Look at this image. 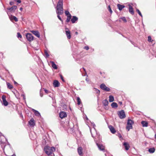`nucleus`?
I'll use <instances>...</instances> for the list:
<instances>
[{"label": "nucleus", "mask_w": 156, "mask_h": 156, "mask_svg": "<svg viewBox=\"0 0 156 156\" xmlns=\"http://www.w3.org/2000/svg\"><path fill=\"white\" fill-rule=\"evenodd\" d=\"M63 4V0H59L56 8V13L59 14H63V13L64 11Z\"/></svg>", "instance_id": "nucleus-1"}, {"label": "nucleus", "mask_w": 156, "mask_h": 156, "mask_svg": "<svg viewBox=\"0 0 156 156\" xmlns=\"http://www.w3.org/2000/svg\"><path fill=\"white\" fill-rule=\"evenodd\" d=\"M44 151L45 153L48 155H49L51 154L54 153L53 152L55 151V149L53 147H51L49 146H46L44 147Z\"/></svg>", "instance_id": "nucleus-2"}, {"label": "nucleus", "mask_w": 156, "mask_h": 156, "mask_svg": "<svg viewBox=\"0 0 156 156\" xmlns=\"http://www.w3.org/2000/svg\"><path fill=\"white\" fill-rule=\"evenodd\" d=\"M133 123L134 122L133 120L130 119H128L126 127V128L128 131H129L130 129L132 128V125Z\"/></svg>", "instance_id": "nucleus-3"}, {"label": "nucleus", "mask_w": 156, "mask_h": 156, "mask_svg": "<svg viewBox=\"0 0 156 156\" xmlns=\"http://www.w3.org/2000/svg\"><path fill=\"white\" fill-rule=\"evenodd\" d=\"M118 114L121 119H123L125 118L126 115L123 110H121L118 112Z\"/></svg>", "instance_id": "nucleus-4"}, {"label": "nucleus", "mask_w": 156, "mask_h": 156, "mask_svg": "<svg viewBox=\"0 0 156 156\" xmlns=\"http://www.w3.org/2000/svg\"><path fill=\"white\" fill-rule=\"evenodd\" d=\"M26 36L27 40L30 42L34 40V37L31 34L27 33L26 34Z\"/></svg>", "instance_id": "nucleus-5"}, {"label": "nucleus", "mask_w": 156, "mask_h": 156, "mask_svg": "<svg viewBox=\"0 0 156 156\" xmlns=\"http://www.w3.org/2000/svg\"><path fill=\"white\" fill-rule=\"evenodd\" d=\"M100 88L102 90L105 91H110V89L106 86L105 84L104 83H102L100 85Z\"/></svg>", "instance_id": "nucleus-6"}, {"label": "nucleus", "mask_w": 156, "mask_h": 156, "mask_svg": "<svg viewBox=\"0 0 156 156\" xmlns=\"http://www.w3.org/2000/svg\"><path fill=\"white\" fill-rule=\"evenodd\" d=\"M94 140L96 142L97 145V146L99 149L101 151H103L105 149V147L102 144H99L98 142L96 140V138L94 139Z\"/></svg>", "instance_id": "nucleus-7"}, {"label": "nucleus", "mask_w": 156, "mask_h": 156, "mask_svg": "<svg viewBox=\"0 0 156 156\" xmlns=\"http://www.w3.org/2000/svg\"><path fill=\"white\" fill-rule=\"evenodd\" d=\"M91 125L92 126L93 128V133H92L90 129V132H91L92 137L94 138V135L95 134H97L96 130L95 129V127L96 126L94 123H91Z\"/></svg>", "instance_id": "nucleus-8"}, {"label": "nucleus", "mask_w": 156, "mask_h": 156, "mask_svg": "<svg viewBox=\"0 0 156 156\" xmlns=\"http://www.w3.org/2000/svg\"><path fill=\"white\" fill-rule=\"evenodd\" d=\"M2 100L3 103L2 104L5 106H7L8 105V102L6 101V96L5 95H3L2 96Z\"/></svg>", "instance_id": "nucleus-9"}, {"label": "nucleus", "mask_w": 156, "mask_h": 156, "mask_svg": "<svg viewBox=\"0 0 156 156\" xmlns=\"http://www.w3.org/2000/svg\"><path fill=\"white\" fill-rule=\"evenodd\" d=\"M65 29L66 30V34L68 39H70L71 38V33L70 32L68 29V28H66Z\"/></svg>", "instance_id": "nucleus-10"}, {"label": "nucleus", "mask_w": 156, "mask_h": 156, "mask_svg": "<svg viewBox=\"0 0 156 156\" xmlns=\"http://www.w3.org/2000/svg\"><path fill=\"white\" fill-rule=\"evenodd\" d=\"M16 8L17 6H16L13 5L11 8H7V9L10 12H13L15 11Z\"/></svg>", "instance_id": "nucleus-11"}, {"label": "nucleus", "mask_w": 156, "mask_h": 156, "mask_svg": "<svg viewBox=\"0 0 156 156\" xmlns=\"http://www.w3.org/2000/svg\"><path fill=\"white\" fill-rule=\"evenodd\" d=\"M59 117L61 119H63L67 116V114L65 112H60Z\"/></svg>", "instance_id": "nucleus-12"}, {"label": "nucleus", "mask_w": 156, "mask_h": 156, "mask_svg": "<svg viewBox=\"0 0 156 156\" xmlns=\"http://www.w3.org/2000/svg\"><path fill=\"white\" fill-rule=\"evenodd\" d=\"M31 32L37 37L38 38L40 37V34L39 32L37 30H32Z\"/></svg>", "instance_id": "nucleus-13"}, {"label": "nucleus", "mask_w": 156, "mask_h": 156, "mask_svg": "<svg viewBox=\"0 0 156 156\" xmlns=\"http://www.w3.org/2000/svg\"><path fill=\"white\" fill-rule=\"evenodd\" d=\"M28 123L30 125L32 126H34L35 124V121L33 118L29 121Z\"/></svg>", "instance_id": "nucleus-14"}, {"label": "nucleus", "mask_w": 156, "mask_h": 156, "mask_svg": "<svg viewBox=\"0 0 156 156\" xmlns=\"http://www.w3.org/2000/svg\"><path fill=\"white\" fill-rule=\"evenodd\" d=\"M108 128L112 133L114 134L116 132V131L115 128L112 125L109 126Z\"/></svg>", "instance_id": "nucleus-15"}, {"label": "nucleus", "mask_w": 156, "mask_h": 156, "mask_svg": "<svg viewBox=\"0 0 156 156\" xmlns=\"http://www.w3.org/2000/svg\"><path fill=\"white\" fill-rule=\"evenodd\" d=\"M123 145L124 146L125 150L126 151L128 150L130 147L129 144L127 142H124L123 143Z\"/></svg>", "instance_id": "nucleus-16"}, {"label": "nucleus", "mask_w": 156, "mask_h": 156, "mask_svg": "<svg viewBox=\"0 0 156 156\" xmlns=\"http://www.w3.org/2000/svg\"><path fill=\"white\" fill-rule=\"evenodd\" d=\"M82 149L81 147H79L77 148V151L79 155L80 156H82L83 153L82 152Z\"/></svg>", "instance_id": "nucleus-17"}, {"label": "nucleus", "mask_w": 156, "mask_h": 156, "mask_svg": "<svg viewBox=\"0 0 156 156\" xmlns=\"http://www.w3.org/2000/svg\"><path fill=\"white\" fill-rule=\"evenodd\" d=\"M78 20V18L77 17L73 16L71 19V21L73 23H75L76 21H77Z\"/></svg>", "instance_id": "nucleus-18"}, {"label": "nucleus", "mask_w": 156, "mask_h": 156, "mask_svg": "<svg viewBox=\"0 0 156 156\" xmlns=\"http://www.w3.org/2000/svg\"><path fill=\"white\" fill-rule=\"evenodd\" d=\"M129 12L132 14L133 15L134 14V12L133 10V9L132 6L130 5H129Z\"/></svg>", "instance_id": "nucleus-19"}, {"label": "nucleus", "mask_w": 156, "mask_h": 156, "mask_svg": "<svg viewBox=\"0 0 156 156\" xmlns=\"http://www.w3.org/2000/svg\"><path fill=\"white\" fill-rule=\"evenodd\" d=\"M60 83L58 80H55L53 83V86L55 87H57L59 86Z\"/></svg>", "instance_id": "nucleus-20"}, {"label": "nucleus", "mask_w": 156, "mask_h": 156, "mask_svg": "<svg viewBox=\"0 0 156 156\" xmlns=\"http://www.w3.org/2000/svg\"><path fill=\"white\" fill-rule=\"evenodd\" d=\"M9 18L10 20L12 21L13 20H14V21L16 22L18 21L17 18L15 16H12L11 15V16L9 17Z\"/></svg>", "instance_id": "nucleus-21"}, {"label": "nucleus", "mask_w": 156, "mask_h": 156, "mask_svg": "<svg viewBox=\"0 0 156 156\" xmlns=\"http://www.w3.org/2000/svg\"><path fill=\"white\" fill-rule=\"evenodd\" d=\"M50 63L51 64L52 66L53 69H57V67L54 62L50 61Z\"/></svg>", "instance_id": "nucleus-22"}, {"label": "nucleus", "mask_w": 156, "mask_h": 156, "mask_svg": "<svg viewBox=\"0 0 156 156\" xmlns=\"http://www.w3.org/2000/svg\"><path fill=\"white\" fill-rule=\"evenodd\" d=\"M33 110L34 112L35 115L39 117L41 116V114L40 113L37 111L34 110V109H33Z\"/></svg>", "instance_id": "nucleus-23"}, {"label": "nucleus", "mask_w": 156, "mask_h": 156, "mask_svg": "<svg viewBox=\"0 0 156 156\" xmlns=\"http://www.w3.org/2000/svg\"><path fill=\"white\" fill-rule=\"evenodd\" d=\"M117 7L119 11H121L125 7V6L123 5H121L120 4L117 5Z\"/></svg>", "instance_id": "nucleus-24"}, {"label": "nucleus", "mask_w": 156, "mask_h": 156, "mask_svg": "<svg viewBox=\"0 0 156 156\" xmlns=\"http://www.w3.org/2000/svg\"><path fill=\"white\" fill-rule=\"evenodd\" d=\"M69 128L72 130V131H73L74 127V125L73 123L72 122H69Z\"/></svg>", "instance_id": "nucleus-25"}, {"label": "nucleus", "mask_w": 156, "mask_h": 156, "mask_svg": "<svg viewBox=\"0 0 156 156\" xmlns=\"http://www.w3.org/2000/svg\"><path fill=\"white\" fill-rule=\"evenodd\" d=\"M141 123L143 127H147L148 126V123L146 121H142Z\"/></svg>", "instance_id": "nucleus-26"}, {"label": "nucleus", "mask_w": 156, "mask_h": 156, "mask_svg": "<svg viewBox=\"0 0 156 156\" xmlns=\"http://www.w3.org/2000/svg\"><path fill=\"white\" fill-rule=\"evenodd\" d=\"M112 107L113 108H116L118 107L117 104L115 102H113L111 105Z\"/></svg>", "instance_id": "nucleus-27"}, {"label": "nucleus", "mask_w": 156, "mask_h": 156, "mask_svg": "<svg viewBox=\"0 0 156 156\" xmlns=\"http://www.w3.org/2000/svg\"><path fill=\"white\" fill-rule=\"evenodd\" d=\"M72 16L71 14H70L69 16H67V18L66 20V22L67 23H69L70 20V19L71 18Z\"/></svg>", "instance_id": "nucleus-28"}, {"label": "nucleus", "mask_w": 156, "mask_h": 156, "mask_svg": "<svg viewBox=\"0 0 156 156\" xmlns=\"http://www.w3.org/2000/svg\"><path fill=\"white\" fill-rule=\"evenodd\" d=\"M103 103L105 106H106L108 105V102L107 99H105L103 101Z\"/></svg>", "instance_id": "nucleus-29"}, {"label": "nucleus", "mask_w": 156, "mask_h": 156, "mask_svg": "<svg viewBox=\"0 0 156 156\" xmlns=\"http://www.w3.org/2000/svg\"><path fill=\"white\" fill-rule=\"evenodd\" d=\"M155 151V148H151L148 150V151L151 153H153Z\"/></svg>", "instance_id": "nucleus-30"}, {"label": "nucleus", "mask_w": 156, "mask_h": 156, "mask_svg": "<svg viewBox=\"0 0 156 156\" xmlns=\"http://www.w3.org/2000/svg\"><path fill=\"white\" fill-rule=\"evenodd\" d=\"M7 87L8 88L11 89L13 88V86L8 82L6 83Z\"/></svg>", "instance_id": "nucleus-31"}, {"label": "nucleus", "mask_w": 156, "mask_h": 156, "mask_svg": "<svg viewBox=\"0 0 156 156\" xmlns=\"http://www.w3.org/2000/svg\"><path fill=\"white\" fill-rule=\"evenodd\" d=\"M109 100L110 102H113L114 101V97L112 95L109 96Z\"/></svg>", "instance_id": "nucleus-32"}, {"label": "nucleus", "mask_w": 156, "mask_h": 156, "mask_svg": "<svg viewBox=\"0 0 156 156\" xmlns=\"http://www.w3.org/2000/svg\"><path fill=\"white\" fill-rule=\"evenodd\" d=\"M77 100L78 105H80L81 102V100L80 99L79 97H77Z\"/></svg>", "instance_id": "nucleus-33"}, {"label": "nucleus", "mask_w": 156, "mask_h": 156, "mask_svg": "<svg viewBox=\"0 0 156 156\" xmlns=\"http://www.w3.org/2000/svg\"><path fill=\"white\" fill-rule=\"evenodd\" d=\"M57 17L62 22V23L63 21L61 19V17L60 16V15H61L62 14H59L58 13H57Z\"/></svg>", "instance_id": "nucleus-34"}, {"label": "nucleus", "mask_w": 156, "mask_h": 156, "mask_svg": "<svg viewBox=\"0 0 156 156\" xmlns=\"http://www.w3.org/2000/svg\"><path fill=\"white\" fill-rule=\"evenodd\" d=\"M65 13L66 15L67 16H69L70 15V14H71L69 13V11L68 10H66V11H65Z\"/></svg>", "instance_id": "nucleus-35"}, {"label": "nucleus", "mask_w": 156, "mask_h": 156, "mask_svg": "<svg viewBox=\"0 0 156 156\" xmlns=\"http://www.w3.org/2000/svg\"><path fill=\"white\" fill-rule=\"evenodd\" d=\"M136 11L138 12L139 15L141 17H142V15L139 10L138 9H136Z\"/></svg>", "instance_id": "nucleus-36"}, {"label": "nucleus", "mask_w": 156, "mask_h": 156, "mask_svg": "<svg viewBox=\"0 0 156 156\" xmlns=\"http://www.w3.org/2000/svg\"><path fill=\"white\" fill-rule=\"evenodd\" d=\"M118 136L119 137L120 140H122L123 139V138L120 133H118Z\"/></svg>", "instance_id": "nucleus-37"}, {"label": "nucleus", "mask_w": 156, "mask_h": 156, "mask_svg": "<svg viewBox=\"0 0 156 156\" xmlns=\"http://www.w3.org/2000/svg\"><path fill=\"white\" fill-rule=\"evenodd\" d=\"M121 19L124 22L126 23L127 22V20L126 18L125 17H123L121 18Z\"/></svg>", "instance_id": "nucleus-38"}, {"label": "nucleus", "mask_w": 156, "mask_h": 156, "mask_svg": "<svg viewBox=\"0 0 156 156\" xmlns=\"http://www.w3.org/2000/svg\"><path fill=\"white\" fill-rule=\"evenodd\" d=\"M40 96H41V97H43V92L41 89L40 90Z\"/></svg>", "instance_id": "nucleus-39"}, {"label": "nucleus", "mask_w": 156, "mask_h": 156, "mask_svg": "<svg viewBox=\"0 0 156 156\" xmlns=\"http://www.w3.org/2000/svg\"><path fill=\"white\" fill-rule=\"evenodd\" d=\"M17 37L18 38H21L22 37V36L21 35V34H20V33L18 32L17 33Z\"/></svg>", "instance_id": "nucleus-40"}, {"label": "nucleus", "mask_w": 156, "mask_h": 156, "mask_svg": "<svg viewBox=\"0 0 156 156\" xmlns=\"http://www.w3.org/2000/svg\"><path fill=\"white\" fill-rule=\"evenodd\" d=\"M108 9L109 11L110 12V13H112V10H111V7H110V5L108 6Z\"/></svg>", "instance_id": "nucleus-41"}, {"label": "nucleus", "mask_w": 156, "mask_h": 156, "mask_svg": "<svg viewBox=\"0 0 156 156\" xmlns=\"http://www.w3.org/2000/svg\"><path fill=\"white\" fill-rule=\"evenodd\" d=\"M151 38L150 36H149L148 37V41L149 42H152L151 41Z\"/></svg>", "instance_id": "nucleus-42"}, {"label": "nucleus", "mask_w": 156, "mask_h": 156, "mask_svg": "<svg viewBox=\"0 0 156 156\" xmlns=\"http://www.w3.org/2000/svg\"><path fill=\"white\" fill-rule=\"evenodd\" d=\"M94 89L95 90V91L96 92V93L97 94H99L100 93V91L96 88H94Z\"/></svg>", "instance_id": "nucleus-43"}, {"label": "nucleus", "mask_w": 156, "mask_h": 156, "mask_svg": "<svg viewBox=\"0 0 156 156\" xmlns=\"http://www.w3.org/2000/svg\"><path fill=\"white\" fill-rule=\"evenodd\" d=\"M44 53L45 54V55H46V56H47V57H48L49 56V55H48L47 51L46 50H45L44 51Z\"/></svg>", "instance_id": "nucleus-44"}, {"label": "nucleus", "mask_w": 156, "mask_h": 156, "mask_svg": "<svg viewBox=\"0 0 156 156\" xmlns=\"http://www.w3.org/2000/svg\"><path fill=\"white\" fill-rule=\"evenodd\" d=\"M43 89L44 90L46 94H48V93L49 91L48 90H46L44 88H43Z\"/></svg>", "instance_id": "nucleus-45"}, {"label": "nucleus", "mask_w": 156, "mask_h": 156, "mask_svg": "<svg viewBox=\"0 0 156 156\" xmlns=\"http://www.w3.org/2000/svg\"><path fill=\"white\" fill-rule=\"evenodd\" d=\"M60 77L61 79L64 82V80L63 79V76H62V75H60Z\"/></svg>", "instance_id": "nucleus-46"}, {"label": "nucleus", "mask_w": 156, "mask_h": 156, "mask_svg": "<svg viewBox=\"0 0 156 156\" xmlns=\"http://www.w3.org/2000/svg\"><path fill=\"white\" fill-rule=\"evenodd\" d=\"M84 48L87 50H88L89 49V48L88 46H85Z\"/></svg>", "instance_id": "nucleus-47"}, {"label": "nucleus", "mask_w": 156, "mask_h": 156, "mask_svg": "<svg viewBox=\"0 0 156 156\" xmlns=\"http://www.w3.org/2000/svg\"><path fill=\"white\" fill-rule=\"evenodd\" d=\"M9 4L10 5H12L14 4V2H11L9 3Z\"/></svg>", "instance_id": "nucleus-48"}, {"label": "nucleus", "mask_w": 156, "mask_h": 156, "mask_svg": "<svg viewBox=\"0 0 156 156\" xmlns=\"http://www.w3.org/2000/svg\"><path fill=\"white\" fill-rule=\"evenodd\" d=\"M21 96H23V99H24V100L26 98H25V95L24 94H22Z\"/></svg>", "instance_id": "nucleus-49"}, {"label": "nucleus", "mask_w": 156, "mask_h": 156, "mask_svg": "<svg viewBox=\"0 0 156 156\" xmlns=\"http://www.w3.org/2000/svg\"><path fill=\"white\" fill-rule=\"evenodd\" d=\"M48 156H55L54 154V153L50 154L49 155H48Z\"/></svg>", "instance_id": "nucleus-50"}, {"label": "nucleus", "mask_w": 156, "mask_h": 156, "mask_svg": "<svg viewBox=\"0 0 156 156\" xmlns=\"http://www.w3.org/2000/svg\"><path fill=\"white\" fill-rule=\"evenodd\" d=\"M86 81L88 83H89V79L87 78L86 79Z\"/></svg>", "instance_id": "nucleus-51"}, {"label": "nucleus", "mask_w": 156, "mask_h": 156, "mask_svg": "<svg viewBox=\"0 0 156 156\" xmlns=\"http://www.w3.org/2000/svg\"><path fill=\"white\" fill-rule=\"evenodd\" d=\"M17 2L19 3H20L21 2V1L20 0H17Z\"/></svg>", "instance_id": "nucleus-52"}, {"label": "nucleus", "mask_w": 156, "mask_h": 156, "mask_svg": "<svg viewBox=\"0 0 156 156\" xmlns=\"http://www.w3.org/2000/svg\"><path fill=\"white\" fill-rule=\"evenodd\" d=\"M119 104L120 105H121L122 104V102L121 101H119Z\"/></svg>", "instance_id": "nucleus-53"}, {"label": "nucleus", "mask_w": 156, "mask_h": 156, "mask_svg": "<svg viewBox=\"0 0 156 156\" xmlns=\"http://www.w3.org/2000/svg\"><path fill=\"white\" fill-rule=\"evenodd\" d=\"M14 83L15 84H18L15 81H14Z\"/></svg>", "instance_id": "nucleus-54"}, {"label": "nucleus", "mask_w": 156, "mask_h": 156, "mask_svg": "<svg viewBox=\"0 0 156 156\" xmlns=\"http://www.w3.org/2000/svg\"><path fill=\"white\" fill-rule=\"evenodd\" d=\"M20 10L21 11H22V9H23V8L22 7H21L20 8Z\"/></svg>", "instance_id": "nucleus-55"}, {"label": "nucleus", "mask_w": 156, "mask_h": 156, "mask_svg": "<svg viewBox=\"0 0 156 156\" xmlns=\"http://www.w3.org/2000/svg\"><path fill=\"white\" fill-rule=\"evenodd\" d=\"M78 34V33L77 32H75V34L77 35Z\"/></svg>", "instance_id": "nucleus-56"}, {"label": "nucleus", "mask_w": 156, "mask_h": 156, "mask_svg": "<svg viewBox=\"0 0 156 156\" xmlns=\"http://www.w3.org/2000/svg\"><path fill=\"white\" fill-rule=\"evenodd\" d=\"M155 138L156 139V134L155 135Z\"/></svg>", "instance_id": "nucleus-57"}, {"label": "nucleus", "mask_w": 156, "mask_h": 156, "mask_svg": "<svg viewBox=\"0 0 156 156\" xmlns=\"http://www.w3.org/2000/svg\"><path fill=\"white\" fill-rule=\"evenodd\" d=\"M83 69L84 70V71L85 72V69L84 68H83Z\"/></svg>", "instance_id": "nucleus-58"}, {"label": "nucleus", "mask_w": 156, "mask_h": 156, "mask_svg": "<svg viewBox=\"0 0 156 156\" xmlns=\"http://www.w3.org/2000/svg\"><path fill=\"white\" fill-rule=\"evenodd\" d=\"M2 135V134L0 133V136H1Z\"/></svg>", "instance_id": "nucleus-59"}, {"label": "nucleus", "mask_w": 156, "mask_h": 156, "mask_svg": "<svg viewBox=\"0 0 156 156\" xmlns=\"http://www.w3.org/2000/svg\"><path fill=\"white\" fill-rule=\"evenodd\" d=\"M11 156H16V155L14 154Z\"/></svg>", "instance_id": "nucleus-60"}, {"label": "nucleus", "mask_w": 156, "mask_h": 156, "mask_svg": "<svg viewBox=\"0 0 156 156\" xmlns=\"http://www.w3.org/2000/svg\"><path fill=\"white\" fill-rule=\"evenodd\" d=\"M81 82H84V81H81Z\"/></svg>", "instance_id": "nucleus-61"}, {"label": "nucleus", "mask_w": 156, "mask_h": 156, "mask_svg": "<svg viewBox=\"0 0 156 156\" xmlns=\"http://www.w3.org/2000/svg\"><path fill=\"white\" fill-rule=\"evenodd\" d=\"M87 120H88V119L87 118Z\"/></svg>", "instance_id": "nucleus-62"}]
</instances>
